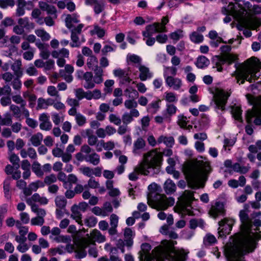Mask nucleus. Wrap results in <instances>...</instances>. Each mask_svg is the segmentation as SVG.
Wrapping results in <instances>:
<instances>
[{
	"instance_id": "nucleus-1",
	"label": "nucleus",
	"mask_w": 261,
	"mask_h": 261,
	"mask_svg": "<svg viewBox=\"0 0 261 261\" xmlns=\"http://www.w3.org/2000/svg\"><path fill=\"white\" fill-rule=\"evenodd\" d=\"M162 155L155 150H150L143 154L142 160L136 166L134 171L129 174V179L136 180L138 175L158 174L161 171Z\"/></svg>"
},
{
	"instance_id": "nucleus-2",
	"label": "nucleus",
	"mask_w": 261,
	"mask_h": 261,
	"mask_svg": "<svg viewBox=\"0 0 261 261\" xmlns=\"http://www.w3.org/2000/svg\"><path fill=\"white\" fill-rule=\"evenodd\" d=\"M212 168L208 161H198L197 164H189L184 167V172L188 180V185L192 189L203 188L208 175Z\"/></svg>"
},
{
	"instance_id": "nucleus-3",
	"label": "nucleus",
	"mask_w": 261,
	"mask_h": 261,
	"mask_svg": "<svg viewBox=\"0 0 261 261\" xmlns=\"http://www.w3.org/2000/svg\"><path fill=\"white\" fill-rule=\"evenodd\" d=\"M240 218L242 222L241 231L242 232L237 234L235 236L233 240L232 247L229 251V254L232 256L233 253H236L239 251V247L241 246H246L252 243V239L251 235L248 232L252 226V221L249 219L248 214L245 210H241L240 212Z\"/></svg>"
},
{
	"instance_id": "nucleus-4",
	"label": "nucleus",
	"mask_w": 261,
	"mask_h": 261,
	"mask_svg": "<svg viewBox=\"0 0 261 261\" xmlns=\"http://www.w3.org/2000/svg\"><path fill=\"white\" fill-rule=\"evenodd\" d=\"M258 68H261V63L257 58L252 57L247 60L237 67L234 72L237 83H239L240 80V84H244L245 80L249 83L254 82L257 77L256 70Z\"/></svg>"
},
{
	"instance_id": "nucleus-5",
	"label": "nucleus",
	"mask_w": 261,
	"mask_h": 261,
	"mask_svg": "<svg viewBox=\"0 0 261 261\" xmlns=\"http://www.w3.org/2000/svg\"><path fill=\"white\" fill-rule=\"evenodd\" d=\"M158 185L152 183L148 186L150 192L147 195V203L151 207L156 210H165L169 206L173 205L175 201L172 197L167 198L165 195L160 194L155 192Z\"/></svg>"
},
{
	"instance_id": "nucleus-6",
	"label": "nucleus",
	"mask_w": 261,
	"mask_h": 261,
	"mask_svg": "<svg viewBox=\"0 0 261 261\" xmlns=\"http://www.w3.org/2000/svg\"><path fill=\"white\" fill-rule=\"evenodd\" d=\"M248 233L251 235V237L252 239V243H251L250 245L249 244L248 245H246V246H241L239 247V251L236 253H233L234 255L232 256H231L230 254H229V251H230L231 248L232 247V245L229 246H228L225 250V253L227 258L228 261H244L243 256L247 253L251 252L253 251L255 248V239H261V232H259V233L256 232L255 234L251 232L249 229Z\"/></svg>"
},
{
	"instance_id": "nucleus-7",
	"label": "nucleus",
	"mask_w": 261,
	"mask_h": 261,
	"mask_svg": "<svg viewBox=\"0 0 261 261\" xmlns=\"http://www.w3.org/2000/svg\"><path fill=\"white\" fill-rule=\"evenodd\" d=\"M146 257L148 261H180V256L176 251H167L164 247L159 246L152 251V256L148 255Z\"/></svg>"
},
{
	"instance_id": "nucleus-8",
	"label": "nucleus",
	"mask_w": 261,
	"mask_h": 261,
	"mask_svg": "<svg viewBox=\"0 0 261 261\" xmlns=\"http://www.w3.org/2000/svg\"><path fill=\"white\" fill-rule=\"evenodd\" d=\"M246 97L250 105H253L251 110H248L246 114V119L248 123L252 122L254 118V123L261 125V96L254 97L251 94H247Z\"/></svg>"
},
{
	"instance_id": "nucleus-9",
	"label": "nucleus",
	"mask_w": 261,
	"mask_h": 261,
	"mask_svg": "<svg viewBox=\"0 0 261 261\" xmlns=\"http://www.w3.org/2000/svg\"><path fill=\"white\" fill-rule=\"evenodd\" d=\"M194 199L192 192L188 190L185 191L179 198V201L174 207V211L182 215H192L193 212L191 211L190 205Z\"/></svg>"
},
{
	"instance_id": "nucleus-10",
	"label": "nucleus",
	"mask_w": 261,
	"mask_h": 261,
	"mask_svg": "<svg viewBox=\"0 0 261 261\" xmlns=\"http://www.w3.org/2000/svg\"><path fill=\"white\" fill-rule=\"evenodd\" d=\"M238 21L245 28L243 31L244 35L249 37L251 36L250 29L255 30L261 25V21L255 17H247L246 15L243 18H239Z\"/></svg>"
},
{
	"instance_id": "nucleus-11",
	"label": "nucleus",
	"mask_w": 261,
	"mask_h": 261,
	"mask_svg": "<svg viewBox=\"0 0 261 261\" xmlns=\"http://www.w3.org/2000/svg\"><path fill=\"white\" fill-rule=\"evenodd\" d=\"M212 93L213 94L214 101L216 107L224 111L227 99L230 96V93L219 88H216Z\"/></svg>"
},
{
	"instance_id": "nucleus-12",
	"label": "nucleus",
	"mask_w": 261,
	"mask_h": 261,
	"mask_svg": "<svg viewBox=\"0 0 261 261\" xmlns=\"http://www.w3.org/2000/svg\"><path fill=\"white\" fill-rule=\"evenodd\" d=\"M237 57L233 54H225L220 56H216L213 59V62L215 64V67L217 68L218 71H221L222 68L221 66L225 63L227 62L229 64H231L236 61Z\"/></svg>"
},
{
	"instance_id": "nucleus-13",
	"label": "nucleus",
	"mask_w": 261,
	"mask_h": 261,
	"mask_svg": "<svg viewBox=\"0 0 261 261\" xmlns=\"http://www.w3.org/2000/svg\"><path fill=\"white\" fill-rule=\"evenodd\" d=\"M233 221L231 219L224 218L219 222L218 234L220 237L228 234L231 230Z\"/></svg>"
},
{
	"instance_id": "nucleus-14",
	"label": "nucleus",
	"mask_w": 261,
	"mask_h": 261,
	"mask_svg": "<svg viewBox=\"0 0 261 261\" xmlns=\"http://www.w3.org/2000/svg\"><path fill=\"white\" fill-rule=\"evenodd\" d=\"M90 240L87 239L82 238L78 244L76 245V248L74 250L75 253V257L77 259H81L87 255V252L85 248L89 245Z\"/></svg>"
},
{
	"instance_id": "nucleus-15",
	"label": "nucleus",
	"mask_w": 261,
	"mask_h": 261,
	"mask_svg": "<svg viewBox=\"0 0 261 261\" xmlns=\"http://www.w3.org/2000/svg\"><path fill=\"white\" fill-rule=\"evenodd\" d=\"M236 2V9L239 17L242 18L246 15V8H251V4L249 2L243 0H233Z\"/></svg>"
},
{
	"instance_id": "nucleus-16",
	"label": "nucleus",
	"mask_w": 261,
	"mask_h": 261,
	"mask_svg": "<svg viewBox=\"0 0 261 261\" xmlns=\"http://www.w3.org/2000/svg\"><path fill=\"white\" fill-rule=\"evenodd\" d=\"M86 236V238H83V239H89L90 241L89 244L95 245V242L102 243L106 241L105 237L99 230L96 229H93L90 234H87Z\"/></svg>"
},
{
	"instance_id": "nucleus-17",
	"label": "nucleus",
	"mask_w": 261,
	"mask_h": 261,
	"mask_svg": "<svg viewBox=\"0 0 261 261\" xmlns=\"http://www.w3.org/2000/svg\"><path fill=\"white\" fill-rule=\"evenodd\" d=\"M33 212L36 213L37 216L31 219V225L34 226H42L45 222L44 217L46 214L45 210L39 209Z\"/></svg>"
},
{
	"instance_id": "nucleus-18",
	"label": "nucleus",
	"mask_w": 261,
	"mask_h": 261,
	"mask_svg": "<svg viewBox=\"0 0 261 261\" xmlns=\"http://www.w3.org/2000/svg\"><path fill=\"white\" fill-rule=\"evenodd\" d=\"M39 127L41 130L49 131L52 128V124L49 120V115L45 113L41 114L39 116Z\"/></svg>"
},
{
	"instance_id": "nucleus-19",
	"label": "nucleus",
	"mask_w": 261,
	"mask_h": 261,
	"mask_svg": "<svg viewBox=\"0 0 261 261\" xmlns=\"http://www.w3.org/2000/svg\"><path fill=\"white\" fill-rule=\"evenodd\" d=\"M83 27V24H79L76 28L71 30V39L72 41V42L70 43L71 47H75L80 46L78 35L81 33Z\"/></svg>"
},
{
	"instance_id": "nucleus-20",
	"label": "nucleus",
	"mask_w": 261,
	"mask_h": 261,
	"mask_svg": "<svg viewBox=\"0 0 261 261\" xmlns=\"http://www.w3.org/2000/svg\"><path fill=\"white\" fill-rule=\"evenodd\" d=\"M113 74L115 76L120 79V82L122 84L129 83L132 81L129 76L128 70L118 68L113 70Z\"/></svg>"
},
{
	"instance_id": "nucleus-21",
	"label": "nucleus",
	"mask_w": 261,
	"mask_h": 261,
	"mask_svg": "<svg viewBox=\"0 0 261 261\" xmlns=\"http://www.w3.org/2000/svg\"><path fill=\"white\" fill-rule=\"evenodd\" d=\"M165 79L166 84L175 90H179L182 86V81L179 78L167 76Z\"/></svg>"
},
{
	"instance_id": "nucleus-22",
	"label": "nucleus",
	"mask_w": 261,
	"mask_h": 261,
	"mask_svg": "<svg viewBox=\"0 0 261 261\" xmlns=\"http://www.w3.org/2000/svg\"><path fill=\"white\" fill-rule=\"evenodd\" d=\"M140 115L137 109H132L129 113L125 112L122 116V121L123 124L127 125L133 120V117H138Z\"/></svg>"
},
{
	"instance_id": "nucleus-23",
	"label": "nucleus",
	"mask_w": 261,
	"mask_h": 261,
	"mask_svg": "<svg viewBox=\"0 0 261 261\" xmlns=\"http://www.w3.org/2000/svg\"><path fill=\"white\" fill-rule=\"evenodd\" d=\"M224 205L222 203L217 202L215 205H212L209 211V214L212 217L216 218L218 216L223 214Z\"/></svg>"
},
{
	"instance_id": "nucleus-24",
	"label": "nucleus",
	"mask_w": 261,
	"mask_h": 261,
	"mask_svg": "<svg viewBox=\"0 0 261 261\" xmlns=\"http://www.w3.org/2000/svg\"><path fill=\"white\" fill-rule=\"evenodd\" d=\"M41 197L39 194L35 193L31 197L25 199L27 204L31 206L32 211L41 209V208H39L38 205L35 203L36 202H39Z\"/></svg>"
},
{
	"instance_id": "nucleus-25",
	"label": "nucleus",
	"mask_w": 261,
	"mask_h": 261,
	"mask_svg": "<svg viewBox=\"0 0 261 261\" xmlns=\"http://www.w3.org/2000/svg\"><path fill=\"white\" fill-rule=\"evenodd\" d=\"M22 62L21 60H16L11 65V68L14 72V74L17 77H21L23 75Z\"/></svg>"
},
{
	"instance_id": "nucleus-26",
	"label": "nucleus",
	"mask_w": 261,
	"mask_h": 261,
	"mask_svg": "<svg viewBox=\"0 0 261 261\" xmlns=\"http://www.w3.org/2000/svg\"><path fill=\"white\" fill-rule=\"evenodd\" d=\"M146 30L152 35L154 33L166 32L165 26L161 25L160 23H154L151 25L146 26Z\"/></svg>"
},
{
	"instance_id": "nucleus-27",
	"label": "nucleus",
	"mask_w": 261,
	"mask_h": 261,
	"mask_svg": "<svg viewBox=\"0 0 261 261\" xmlns=\"http://www.w3.org/2000/svg\"><path fill=\"white\" fill-rule=\"evenodd\" d=\"M110 219L111 227L109 229V233L110 235H115L117 232V227L119 218L116 214H113L111 215Z\"/></svg>"
},
{
	"instance_id": "nucleus-28",
	"label": "nucleus",
	"mask_w": 261,
	"mask_h": 261,
	"mask_svg": "<svg viewBox=\"0 0 261 261\" xmlns=\"http://www.w3.org/2000/svg\"><path fill=\"white\" fill-rule=\"evenodd\" d=\"M36 45L40 50V56L44 60L47 59L50 54L48 48V45L40 42H36Z\"/></svg>"
},
{
	"instance_id": "nucleus-29",
	"label": "nucleus",
	"mask_w": 261,
	"mask_h": 261,
	"mask_svg": "<svg viewBox=\"0 0 261 261\" xmlns=\"http://www.w3.org/2000/svg\"><path fill=\"white\" fill-rule=\"evenodd\" d=\"M39 6L42 10L46 11L48 14L53 15L54 18H57V10L54 6L49 5L44 2H40Z\"/></svg>"
},
{
	"instance_id": "nucleus-30",
	"label": "nucleus",
	"mask_w": 261,
	"mask_h": 261,
	"mask_svg": "<svg viewBox=\"0 0 261 261\" xmlns=\"http://www.w3.org/2000/svg\"><path fill=\"white\" fill-rule=\"evenodd\" d=\"M83 79L86 81L84 88L86 89H93L95 87L93 79V73L91 72L87 71L83 74Z\"/></svg>"
},
{
	"instance_id": "nucleus-31",
	"label": "nucleus",
	"mask_w": 261,
	"mask_h": 261,
	"mask_svg": "<svg viewBox=\"0 0 261 261\" xmlns=\"http://www.w3.org/2000/svg\"><path fill=\"white\" fill-rule=\"evenodd\" d=\"M94 72V75H93V82L94 85L95 84H100L103 81V70L101 67H97L93 70Z\"/></svg>"
},
{
	"instance_id": "nucleus-32",
	"label": "nucleus",
	"mask_w": 261,
	"mask_h": 261,
	"mask_svg": "<svg viewBox=\"0 0 261 261\" xmlns=\"http://www.w3.org/2000/svg\"><path fill=\"white\" fill-rule=\"evenodd\" d=\"M140 71L139 78L142 81H146L147 79H150L152 76V73L150 71L149 69L143 65H140L139 67Z\"/></svg>"
},
{
	"instance_id": "nucleus-33",
	"label": "nucleus",
	"mask_w": 261,
	"mask_h": 261,
	"mask_svg": "<svg viewBox=\"0 0 261 261\" xmlns=\"http://www.w3.org/2000/svg\"><path fill=\"white\" fill-rule=\"evenodd\" d=\"M71 218L75 220L80 225H83L82 223V215L80 211L79 206L76 204L73 205L71 207Z\"/></svg>"
},
{
	"instance_id": "nucleus-34",
	"label": "nucleus",
	"mask_w": 261,
	"mask_h": 261,
	"mask_svg": "<svg viewBox=\"0 0 261 261\" xmlns=\"http://www.w3.org/2000/svg\"><path fill=\"white\" fill-rule=\"evenodd\" d=\"M222 12L224 14L233 15L238 20L239 19V15L237 14V10L233 3H230L227 6V8L223 7L222 9Z\"/></svg>"
},
{
	"instance_id": "nucleus-35",
	"label": "nucleus",
	"mask_w": 261,
	"mask_h": 261,
	"mask_svg": "<svg viewBox=\"0 0 261 261\" xmlns=\"http://www.w3.org/2000/svg\"><path fill=\"white\" fill-rule=\"evenodd\" d=\"M231 113L233 117L240 122L243 121L242 113V110L240 106L234 105L231 107Z\"/></svg>"
},
{
	"instance_id": "nucleus-36",
	"label": "nucleus",
	"mask_w": 261,
	"mask_h": 261,
	"mask_svg": "<svg viewBox=\"0 0 261 261\" xmlns=\"http://www.w3.org/2000/svg\"><path fill=\"white\" fill-rule=\"evenodd\" d=\"M100 161V156L95 152H93L91 154L87 155L86 162L94 165H98Z\"/></svg>"
},
{
	"instance_id": "nucleus-37",
	"label": "nucleus",
	"mask_w": 261,
	"mask_h": 261,
	"mask_svg": "<svg viewBox=\"0 0 261 261\" xmlns=\"http://www.w3.org/2000/svg\"><path fill=\"white\" fill-rule=\"evenodd\" d=\"M43 135L41 133H37L33 135L30 139V141L33 146L37 147L41 145L43 140Z\"/></svg>"
},
{
	"instance_id": "nucleus-38",
	"label": "nucleus",
	"mask_w": 261,
	"mask_h": 261,
	"mask_svg": "<svg viewBox=\"0 0 261 261\" xmlns=\"http://www.w3.org/2000/svg\"><path fill=\"white\" fill-rule=\"evenodd\" d=\"M164 189L167 194H170L175 192L176 186L172 180L168 179L164 184Z\"/></svg>"
},
{
	"instance_id": "nucleus-39",
	"label": "nucleus",
	"mask_w": 261,
	"mask_h": 261,
	"mask_svg": "<svg viewBox=\"0 0 261 261\" xmlns=\"http://www.w3.org/2000/svg\"><path fill=\"white\" fill-rule=\"evenodd\" d=\"M69 55V50L65 48H63L60 50H55L51 53V56L54 58H68Z\"/></svg>"
},
{
	"instance_id": "nucleus-40",
	"label": "nucleus",
	"mask_w": 261,
	"mask_h": 261,
	"mask_svg": "<svg viewBox=\"0 0 261 261\" xmlns=\"http://www.w3.org/2000/svg\"><path fill=\"white\" fill-rule=\"evenodd\" d=\"M158 143H164L167 147H172L174 143V140L172 137L161 136L157 140Z\"/></svg>"
},
{
	"instance_id": "nucleus-41",
	"label": "nucleus",
	"mask_w": 261,
	"mask_h": 261,
	"mask_svg": "<svg viewBox=\"0 0 261 261\" xmlns=\"http://www.w3.org/2000/svg\"><path fill=\"white\" fill-rule=\"evenodd\" d=\"M86 64L89 69L93 70L94 68L99 67L98 66V60L95 56L88 57L87 60Z\"/></svg>"
},
{
	"instance_id": "nucleus-42",
	"label": "nucleus",
	"mask_w": 261,
	"mask_h": 261,
	"mask_svg": "<svg viewBox=\"0 0 261 261\" xmlns=\"http://www.w3.org/2000/svg\"><path fill=\"white\" fill-rule=\"evenodd\" d=\"M33 172L39 177H42L43 176V171L41 169V165L37 161L33 162L32 166Z\"/></svg>"
},
{
	"instance_id": "nucleus-43",
	"label": "nucleus",
	"mask_w": 261,
	"mask_h": 261,
	"mask_svg": "<svg viewBox=\"0 0 261 261\" xmlns=\"http://www.w3.org/2000/svg\"><path fill=\"white\" fill-rule=\"evenodd\" d=\"M18 23L19 25L26 29H33L34 28V24L30 22L28 18L27 17L18 19Z\"/></svg>"
},
{
	"instance_id": "nucleus-44",
	"label": "nucleus",
	"mask_w": 261,
	"mask_h": 261,
	"mask_svg": "<svg viewBox=\"0 0 261 261\" xmlns=\"http://www.w3.org/2000/svg\"><path fill=\"white\" fill-rule=\"evenodd\" d=\"M145 146V141L141 138H138L134 143L133 152L135 153H137L138 150L143 148Z\"/></svg>"
},
{
	"instance_id": "nucleus-45",
	"label": "nucleus",
	"mask_w": 261,
	"mask_h": 261,
	"mask_svg": "<svg viewBox=\"0 0 261 261\" xmlns=\"http://www.w3.org/2000/svg\"><path fill=\"white\" fill-rule=\"evenodd\" d=\"M35 33L42 41H48L50 38L49 34L43 29H37L35 31Z\"/></svg>"
},
{
	"instance_id": "nucleus-46",
	"label": "nucleus",
	"mask_w": 261,
	"mask_h": 261,
	"mask_svg": "<svg viewBox=\"0 0 261 261\" xmlns=\"http://www.w3.org/2000/svg\"><path fill=\"white\" fill-rule=\"evenodd\" d=\"M209 60L204 56H200L197 58L196 65L198 68H203L208 65Z\"/></svg>"
},
{
	"instance_id": "nucleus-47",
	"label": "nucleus",
	"mask_w": 261,
	"mask_h": 261,
	"mask_svg": "<svg viewBox=\"0 0 261 261\" xmlns=\"http://www.w3.org/2000/svg\"><path fill=\"white\" fill-rule=\"evenodd\" d=\"M55 201L57 208H65L67 200L64 197L58 196L56 197Z\"/></svg>"
},
{
	"instance_id": "nucleus-48",
	"label": "nucleus",
	"mask_w": 261,
	"mask_h": 261,
	"mask_svg": "<svg viewBox=\"0 0 261 261\" xmlns=\"http://www.w3.org/2000/svg\"><path fill=\"white\" fill-rule=\"evenodd\" d=\"M115 147L114 143L112 141L105 142L103 140H100V147L97 149V151H100L103 147L105 150H112Z\"/></svg>"
},
{
	"instance_id": "nucleus-49",
	"label": "nucleus",
	"mask_w": 261,
	"mask_h": 261,
	"mask_svg": "<svg viewBox=\"0 0 261 261\" xmlns=\"http://www.w3.org/2000/svg\"><path fill=\"white\" fill-rule=\"evenodd\" d=\"M105 3L102 0H98L96 3H95L93 9L96 14H99L102 12L105 9Z\"/></svg>"
},
{
	"instance_id": "nucleus-50",
	"label": "nucleus",
	"mask_w": 261,
	"mask_h": 261,
	"mask_svg": "<svg viewBox=\"0 0 261 261\" xmlns=\"http://www.w3.org/2000/svg\"><path fill=\"white\" fill-rule=\"evenodd\" d=\"M133 232L132 230L129 228H126L124 230V237L125 241H126V245L130 246L132 245L133 242L131 240V238L133 236Z\"/></svg>"
},
{
	"instance_id": "nucleus-51",
	"label": "nucleus",
	"mask_w": 261,
	"mask_h": 261,
	"mask_svg": "<svg viewBox=\"0 0 261 261\" xmlns=\"http://www.w3.org/2000/svg\"><path fill=\"white\" fill-rule=\"evenodd\" d=\"M11 183V178H7L4 182V191L5 193V197L7 199H10L11 196L9 193L10 191V185Z\"/></svg>"
},
{
	"instance_id": "nucleus-52",
	"label": "nucleus",
	"mask_w": 261,
	"mask_h": 261,
	"mask_svg": "<svg viewBox=\"0 0 261 261\" xmlns=\"http://www.w3.org/2000/svg\"><path fill=\"white\" fill-rule=\"evenodd\" d=\"M20 77H21L16 76V77L11 82V85L13 89L14 90L19 92L20 91L22 86L21 81L20 80Z\"/></svg>"
},
{
	"instance_id": "nucleus-53",
	"label": "nucleus",
	"mask_w": 261,
	"mask_h": 261,
	"mask_svg": "<svg viewBox=\"0 0 261 261\" xmlns=\"http://www.w3.org/2000/svg\"><path fill=\"white\" fill-rule=\"evenodd\" d=\"M160 100L154 101L148 105L147 111L152 114H155L156 113L158 110H159V102Z\"/></svg>"
},
{
	"instance_id": "nucleus-54",
	"label": "nucleus",
	"mask_w": 261,
	"mask_h": 261,
	"mask_svg": "<svg viewBox=\"0 0 261 261\" xmlns=\"http://www.w3.org/2000/svg\"><path fill=\"white\" fill-rule=\"evenodd\" d=\"M190 39L193 42L195 43H199L203 41V37L201 34H200L196 32H194L190 35Z\"/></svg>"
},
{
	"instance_id": "nucleus-55",
	"label": "nucleus",
	"mask_w": 261,
	"mask_h": 261,
	"mask_svg": "<svg viewBox=\"0 0 261 261\" xmlns=\"http://www.w3.org/2000/svg\"><path fill=\"white\" fill-rule=\"evenodd\" d=\"M175 75L177 74V69L174 67H165L164 70V77L170 76L169 74Z\"/></svg>"
},
{
	"instance_id": "nucleus-56",
	"label": "nucleus",
	"mask_w": 261,
	"mask_h": 261,
	"mask_svg": "<svg viewBox=\"0 0 261 261\" xmlns=\"http://www.w3.org/2000/svg\"><path fill=\"white\" fill-rule=\"evenodd\" d=\"M47 93L51 97L60 98L59 92L57 88L54 86H49L47 88Z\"/></svg>"
},
{
	"instance_id": "nucleus-57",
	"label": "nucleus",
	"mask_w": 261,
	"mask_h": 261,
	"mask_svg": "<svg viewBox=\"0 0 261 261\" xmlns=\"http://www.w3.org/2000/svg\"><path fill=\"white\" fill-rule=\"evenodd\" d=\"M12 94V89L8 85H6L3 87H0V96L3 95L10 96Z\"/></svg>"
},
{
	"instance_id": "nucleus-58",
	"label": "nucleus",
	"mask_w": 261,
	"mask_h": 261,
	"mask_svg": "<svg viewBox=\"0 0 261 261\" xmlns=\"http://www.w3.org/2000/svg\"><path fill=\"white\" fill-rule=\"evenodd\" d=\"M57 180V178L56 176L54 174H51L45 177L44 181H43V182H44V185L46 184L47 185L50 186L53 183L56 182Z\"/></svg>"
},
{
	"instance_id": "nucleus-59",
	"label": "nucleus",
	"mask_w": 261,
	"mask_h": 261,
	"mask_svg": "<svg viewBox=\"0 0 261 261\" xmlns=\"http://www.w3.org/2000/svg\"><path fill=\"white\" fill-rule=\"evenodd\" d=\"M91 32L93 34H96L99 38L103 37L105 34V31L97 25H95L94 26V29L91 31Z\"/></svg>"
},
{
	"instance_id": "nucleus-60",
	"label": "nucleus",
	"mask_w": 261,
	"mask_h": 261,
	"mask_svg": "<svg viewBox=\"0 0 261 261\" xmlns=\"http://www.w3.org/2000/svg\"><path fill=\"white\" fill-rule=\"evenodd\" d=\"M108 119L111 123H112L116 125H119L121 123V118L114 114H110Z\"/></svg>"
},
{
	"instance_id": "nucleus-61",
	"label": "nucleus",
	"mask_w": 261,
	"mask_h": 261,
	"mask_svg": "<svg viewBox=\"0 0 261 261\" xmlns=\"http://www.w3.org/2000/svg\"><path fill=\"white\" fill-rule=\"evenodd\" d=\"M232 168L234 171L243 174L247 173L248 171L247 167H242L239 163H235L233 165Z\"/></svg>"
},
{
	"instance_id": "nucleus-62",
	"label": "nucleus",
	"mask_w": 261,
	"mask_h": 261,
	"mask_svg": "<svg viewBox=\"0 0 261 261\" xmlns=\"http://www.w3.org/2000/svg\"><path fill=\"white\" fill-rule=\"evenodd\" d=\"M30 188L33 191H36L39 188L44 187V182L41 180H37L33 182L29 185Z\"/></svg>"
},
{
	"instance_id": "nucleus-63",
	"label": "nucleus",
	"mask_w": 261,
	"mask_h": 261,
	"mask_svg": "<svg viewBox=\"0 0 261 261\" xmlns=\"http://www.w3.org/2000/svg\"><path fill=\"white\" fill-rule=\"evenodd\" d=\"M14 75H15L11 72H5L1 75V76L5 83H8L12 81V80L14 78Z\"/></svg>"
},
{
	"instance_id": "nucleus-64",
	"label": "nucleus",
	"mask_w": 261,
	"mask_h": 261,
	"mask_svg": "<svg viewBox=\"0 0 261 261\" xmlns=\"http://www.w3.org/2000/svg\"><path fill=\"white\" fill-rule=\"evenodd\" d=\"M77 125L80 126L84 125L86 122V117L80 113H78L75 117Z\"/></svg>"
}]
</instances>
